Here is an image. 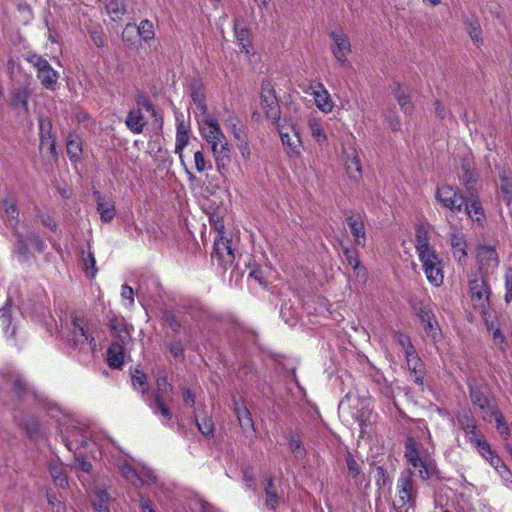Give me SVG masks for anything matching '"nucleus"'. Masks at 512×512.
I'll use <instances>...</instances> for the list:
<instances>
[{"label":"nucleus","mask_w":512,"mask_h":512,"mask_svg":"<svg viewBox=\"0 0 512 512\" xmlns=\"http://www.w3.org/2000/svg\"><path fill=\"white\" fill-rule=\"evenodd\" d=\"M261 107L265 111L266 117L274 123L280 121V106L275 95V91L270 83L262 84Z\"/></svg>","instance_id":"obj_10"},{"label":"nucleus","mask_w":512,"mask_h":512,"mask_svg":"<svg viewBox=\"0 0 512 512\" xmlns=\"http://www.w3.org/2000/svg\"><path fill=\"white\" fill-rule=\"evenodd\" d=\"M329 36L334 42L331 46V52L334 58L341 66H349L350 63L347 60V55L351 53V44L347 35L343 32L342 29H340L331 31Z\"/></svg>","instance_id":"obj_8"},{"label":"nucleus","mask_w":512,"mask_h":512,"mask_svg":"<svg viewBox=\"0 0 512 512\" xmlns=\"http://www.w3.org/2000/svg\"><path fill=\"white\" fill-rule=\"evenodd\" d=\"M234 31L237 44L240 46L241 51L246 54L250 53L252 47L251 33L246 27L240 25L239 19H234Z\"/></svg>","instance_id":"obj_26"},{"label":"nucleus","mask_w":512,"mask_h":512,"mask_svg":"<svg viewBox=\"0 0 512 512\" xmlns=\"http://www.w3.org/2000/svg\"><path fill=\"white\" fill-rule=\"evenodd\" d=\"M417 468H419L418 475L423 481H427L431 478H439V470L434 459L424 457Z\"/></svg>","instance_id":"obj_30"},{"label":"nucleus","mask_w":512,"mask_h":512,"mask_svg":"<svg viewBox=\"0 0 512 512\" xmlns=\"http://www.w3.org/2000/svg\"><path fill=\"white\" fill-rule=\"evenodd\" d=\"M393 95L395 99L397 100L400 108L405 113H411L414 109V105L411 101L410 95L407 93L406 90L402 89L399 84H395V86L392 89Z\"/></svg>","instance_id":"obj_36"},{"label":"nucleus","mask_w":512,"mask_h":512,"mask_svg":"<svg viewBox=\"0 0 512 512\" xmlns=\"http://www.w3.org/2000/svg\"><path fill=\"white\" fill-rule=\"evenodd\" d=\"M405 356L409 370H417V368H422V362L418 357L415 348L407 351Z\"/></svg>","instance_id":"obj_53"},{"label":"nucleus","mask_w":512,"mask_h":512,"mask_svg":"<svg viewBox=\"0 0 512 512\" xmlns=\"http://www.w3.org/2000/svg\"><path fill=\"white\" fill-rule=\"evenodd\" d=\"M109 327L112 335L117 337L122 343H125L130 338V332L122 320L117 318L110 319Z\"/></svg>","instance_id":"obj_40"},{"label":"nucleus","mask_w":512,"mask_h":512,"mask_svg":"<svg viewBox=\"0 0 512 512\" xmlns=\"http://www.w3.org/2000/svg\"><path fill=\"white\" fill-rule=\"evenodd\" d=\"M144 401L154 414L160 413L167 421L172 420V412L166 404L165 398H144Z\"/></svg>","instance_id":"obj_31"},{"label":"nucleus","mask_w":512,"mask_h":512,"mask_svg":"<svg viewBox=\"0 0 512 512\" xmlns=\"http://www.w3.org/2000/svg\"><path fill=\"white\" fill-rule=\"evenodd\" d=\"M105 8L111 19L116 21L126 13L124 0H105Z\"/></svg>","instance_id":"obj_38"},{"label":"nucleus","mask_w":512,"mask_h":512,"mask_svg":"<svg viewBox=\"0 0 512 512\" xmlns=\"http://www.w3.org/2000/svg\"><path fill=\"white\" fill-rule=\"evenodd\" d=\"M132 384L134 388H136L137 386L141 388L140 392L142 393L143 399L148 398L147 376L144 372L138 369L135 370L134 373L132 374Z\"/></svg>","instance_id":"obj_45"},{"label":"nucleus","mask_w":512,"mask_h":512,"mask_svg":"<svg viewBox=\"0 0 512 512\" xmlns=\"http://www.w3.org/2000/svg\"><path fill=\"white\" fill-rule=\"evenodd\" d=\"M276 124L286 154L292 159L299 158L301 156L302 142L298 131L293 126L285 128L279 122Z\"/></svg>","instance_id":"obj_7"},{"label":"nucleus","mask_w":512,"mask_h":512,"mask_svg":"<svg viewBox=\"0 0 512 512\" xmlns=\"http://www.w3.org/2000/svg\"><path fill=\"white\" fill-rule=\"evenodd\" d=\"M86 274L91 278H95L97 274L96 260L93 253L89 252L87 257L83 259Z\"/></svg>","instance_id":"obj_52"},{"label":"nucleus","mask_w":512,"mask_h":512,"mask_svg":"<svg viewBox=\"0 0 512 512\" xmlns=\"http://www.w3.org/2000/svg\"><path fill=\"white\" fill-rule=\"evenodd\" d=\"M457 422L460 427L464 430L468 438L470 436L477 437L481 433L478 431V427L475 421L474 416L471 411L468 409H462L457 413Z\"/></svg>","instance_id":"obj_23"},{"label":"nucleus","mask_w":512,"mask_h":512,"mask_svg":"<svg viewBox=\"0 0 512 512\" xmlns=\"http://www.w3.org/2000/svg\"><path fill=\"white\" fill-rule=\"evenodd\" d=\"M460 167L462 170V184L467 192L476 190V186L480 180V175L475 168L474 157L468 153L463 155L460 160Z\"/></svg>","instance_id":"obj_11"},{"label":"nucleus","mask_w":512,"mask_h":512,"mask_svg":"<svg viewBox=\"0 0 512 512\" xmlns=\"http://www.w3.org/2000/svg\"><path fill=\"white\" fill-rule=\"evenodd\" d=\"M196 425L203 435L211 437L214 435V425L211 420L203 419L202 421H199L196 419Z\"/></svg>","instance_id":"obj_56"},{"label":"nucleus","mask_w":512,"mask_h":512,"mask_svg":"<svg viewBox=\"0 0 512 512\" xmlns=\"http://www.w3.org/2000/svg\"><path fill=\"white\" fill-rule=\"evenodd\" d=\"M451 247H452L453 257L455 259H457L459 262L466 259L467 245H466V241L461 233L451 234Z\"/></svg>","instance_id":"obj_32"},{"label":"nucleus","mask_w":512,"mask_h":512,"mask_svg":"<svg viewBox=\"0 0 512 512\" xmlns=\"http://www.w3.org/2000/svg\"><path fill=\"white\" fill-rule=\"evenodd\" d=\"M123 343L113 342L107 349V363L112 369H120L124 364Z\"/></svg>","instance_id":"obj_25"},{"label":"nucleus","mask_w":512,"mask_h":512,"mask_svg":"<svg viewBox=\"0 0 512 512\" xmlns=\"http://www.w3.org/2000/svg\"><path fill=\"white\" fill-rule=\"evenodd\" d=\"M469 288L474 309L481 315H487L490 307V291L486 280L484 278L471 280Z\"/></svg>","instance_id":"obj_6"},{"label":"nucleus","mask_w":512,"mask_h":512,"mask_svg":"<svg viewBox=\"0 0 512 512\" xmlns=\"http://www.w3.org/2000/svg\"><path fill=\"white\" fill-rule=\"evenodd\" d=\"M228 124L235 139L244 141L243 129L239 119L237 117H230Z\"/></svg>","instance_id":"obj_54"},{"label":"nucleus","mask_w":512,"mask_h":512,"mask_svg":"<svg viewBox=\"0 0 512 512\" xmlns=\"http://www.w3.org/2000/svg\"><path fill=\"white\" fill-rule=\"evenodd\" d=\"M48 468L55 485L65 489L68 486V479L63 464L59 460H52Z\"/></svg>","instance_id":"obj_28"},{"label":"nucleus","mask_w":512,"mask_h":512,"mask_svg":"<svg viewBox=\"0 0 512 512\" xmlns=\"http://www.w3.org/2000/svg\"><path fill=\"white\" fill-rule=\"evenodd\" d=\"M189 142V129L182 121L177 125L176 132V143H175V153L179 155L180 162L182 165H185V161L183 159V149L188 145Z\"/></svg>","instance_id":"obj_29"},{"label":"nucleus","mask_w":512,"mask_h":512,"mask_svg":"<svg viewBox=\"0 0 512 512\" xmlns=\"http://www.w3.org/2000/svg\"><path fill=\"white\" fill-rule=\"evenodd\" d=\"M264 492H265V496H266V501H265L266 507L270 510H275L278 506L280 497L278 495L277 488L275 486L273 477L267 478Z\"/></svg>","instance_id":"obj_34"},{"label":"nucleus","mask_w":512,"mask_h":512,"mask_svg":"<svg viewBox=\"0 0 512 512\" xmlns=\"http://www.w3.org/2000/svg\"><path fill=\"white\" fill-rule=\"evenodd\" d=\"M82 152V146L77 136L69 135L67 139V153L71 159L78 158Z\"/></svg>","instance_id":"obj_48"},{"label":"nucleus","mask_w":512,"mask_h":512,"mask_svg":"<svg viewBox=\"0 0 512 512\" xmlns=\"http://www.w3.org/2000/svg\"><path fill=\"white\" fill-rule=\"evenodd\" d=\"M427 280L438 287L443 283L444 275L439 259L434 248L417 252Z\"/></svg>","instance_id":"obj_3"},{"label":"nucleus","mask_w":512,"mask_h":512,"mask_svg":"<svg viewBox=\"0 0 512 512\" xmlns=\"http://www.w3.org/2000/svg\"><path fill=\"white\" fill-rule=\"evenodd\" d=\"M30 98V91L26 87H19L12 93L11 107L14 109L22 108L25 113H28V100Z\"/></svg>","instance_id":"obj_33"},{"label":"nucleus","mask_w":512,"mask_h":512,"mask_svg":"<svg viewBox=\"0 0 512 512\" xmlns=\"http://www.w3.org/2000/svg\"><path fill=\"white\" fill-rule=\"evenodd\" d=\"M47 501L49 505L52 507V509L55 510V512H61L62 510H64L63 504L58 499L55 493H48Z\"/></svg>","instance_id":"obj_64"},{"label":"nucleus","mask_w":512,"mask_h":512,"mask_svg":"<svg viewBox=\"0 0 512 512\" xmlns=\"http://www.w3.org/2000/svg\"><path fill=\"white\" fill-rule=\"evenodd\" d=\"M191 98H192L193 103L196 105L197 111L200 112V114L203 116V118L210 116L208 114V108L206 105L205 94L201 87H194L192 89Z\"/></svg>","instance_id":"obj_41"},{"label":"nucleus","mask_w":512,"mask_h":512,"mask_svg":"<svg viewBox=\"0 0 512 512\" xmlns=\"http://www.w3.org/2000/svg\"><path fill=\"white\" fill-rule=\"evenodd\" d=\"M93 196L97 203V211L100 214V218L103 222H110L115 217V206L114 202L103 196L99 191H95Z\"/></svg>","instance_id":"obj_22"},{"label":"nucleus","mask_w":512,"mask_h":512,"mask_svg":"<svg viewBox=\"0 0 512 512\" xmlns=\"http://www.w3.org/2000/svg\"><path fill=\"white\" fill-rule=\"evenodd\" d=\"M212 259L216 260L223 269H227L233 264L235 255L229 239L220 236L215 240Z\"/></svg>","instance_id":"obj_12"},{"label":"nucleus","mask_w":512,"mask_h":512,"mask_svg":"<svg viewBox=\"0 0 512 512\" xmlns=\"http://www.w3.org/2000/svg\"><path fill=\"white\" fill-rule=\"evenodd\" d=\"M347 468L352 477H357L360 474V466L357 461L354 459L352 454L348 453L345 457Z\"/></svg>","instance_id":"obj_59"},{"label":"nucleus","mask_w":512,"mask_h":512,"mask_svg":"<svg viewBox=\"0 0 512 512\" xmlns=\"http://www.w3.org/2000/svg\"><path fill=\"white\" fill-rule=\"evenodd\" d=\"M487 461L490 463L491 466H493L501 474H502V471L500 469H503L504 471H508L507 466L503 463L501 458L496 453L487 457Z\"/></svg>","instance_id":"obj_62"},{"label":"nucleus","mask_w":512,"mask_h":512,"mask_svg":"<svg viewBox=\"0 0 512 512\" xmlns=\"http://www.w3.org/2000/svg\"><path fill=\"white\" fill-rule=\"evenodd\" d=\"M234 411L243 433L246 435L253 434L255 432L254 422L248 408L234 399Z\"/></svg>","instance_id":"obj_19"},{"label":"nucleus","mask_w":512,"mask_h":512,"mask_svg":"<svg viewBox=\"0 0 512 512\" xmlns=\"http://www.w3.org/2000/svg\"><path fill=\"white\" fill-rule=\"evenodd\" d=\"M435 196L443 207L452 212H460L463 208L465 197L459 193L458 189L450 185L439 187Z\"/></svg>","instance_id":"obj_9"},{"label":"nucleus","mask_w":512,"mask_h":512,"mask_svg":"<svg viewBox=\"0 0 512 512\" xmlns=\"http://www.w3.org/2000/svg\"><path fill=\"white\" fill-rule=\"evenodd\" d=\"M339 410L349 413L359 423L360 435L366 432V427L371 423L372 408L370 401L361 399L358 396L347 394L339 403Z\"/></svg>","instance_id":"obj_1"},{"label":"nucleus","mask_w":512,"mask_h":512,"mask_svg":"<svg viewBox=\"0 0 512 512\" xmlns=\"http://www.w3.org/2000/svg\"><path fill=\"white\" fill-rule=\"evenodd\" d=\"M27 61L37 70V78L40 80L42 86L46 89L54 90L59 75L58 72L52 68L49 62L37 54L29 55L27 57Z\"/></svg>","instance_id":"obj_4"},{"label":"nucleus","mask_w":512,"mask_h":512,"mask_svg":"<svg viewBox=\"0 0 512 512\" xmlns=\"http://www.w3.org/2000/svg\"><path fill=\"white\" fill-rule=\"evenodd\" d=\"M11 324V312L9 308H3L0 310V325L4 329L5 333H8L9 326Z\"/></svg>","instance_id":"obj_60"},{"label":"nucleus","mask_w":512,"mask_h":512,"mask_svg":"<svg viewBox=\"0 0 512 512\" xmlns=\"http://www.w3.org/2000/svg\"><path fill=\"white\" fill-rule=\"evenodd\" d=\"M465 29L470 36L471 40L476 45H481L483 43L482 37V29L477 21L466 20L464 22Z\"/></svg>","instance_id":"obj_44"},{"label":"nucleus","mask_w":512,"mask_h":512,"mask_svg":"<svg viewBox=\"0 0 512 512\" xmlns=\"http://www.w3.org/2000/svg\"><path fill=\"white\" fill-rule=\"evenodd\" d=\"M344 255L346 256V260L348 264L353 268L357 269L360 265V261L358 259L357 254L354 251H351L349 248H344Z\"/></svg>","instance_id":"obj_63"},{"label":"nucleus","mask_w":512,"mask_h":512,"mask_svg":"<svg viewBox=\"0 0 512 512\" xmlns=\"http://www.w3.org/2000/svg\"><path fill=\"white\" fill-rule=\"evenodd\" d=\"M27 239L37 252H43L45 249V243L43 239L36 233L30 232L27 234Z\"/></svg>","instance_id":"obj_57"},{"label":"nucleus","mask_w":512,"mask_h":512,"mask_svg":"<svg viewBox=\"0 0 512 512\" xmlns=\"http://www.w3.org/2000/svg\"><path fill=\"white\" fill-rule=\"evenodd\" d=\"M72 343L74 346H78L81 344H84L86 341L89 340V335L87 333V330L85 328V321L83 318H80L78 316H74L72 319Z\"/></svg>","instance_id":"obj_27"},{"label":"nucleus","mask_w":512,"mask_h":512,"mask_svg":"<svg viewBox=\"0 0 512 512\" xmlns=\"http://www.w3.org/2000/svg\"><path fill=\"white\" fill-rule=\"evenodd\" d=\"M311 88L313 89L312 94L318 109L324 113L331 112L334 108V102L324 85L322 83H317L316 86H311Z\"/></svg>","instance_id":"obj_21"},{"label":"nucleus","mask_w":512,"mask_h":512,"mask_svg":"<svg viewBox=\"0 0 512 512\" xmlns=\"http://www.w3.org/2000/svg\"><path fill=\"white\" fill-rule=\"evenodd\" d=\"M346 223L350 228L356 245L364 247L366 244L365 224L360 214L346 213Z\"/></svg>","instance_id":"obj_16"},{"label":"nucleus","mask_w":512,"mask_h":512,"mask_svg":"<svg viewBox=\"0 0 512 512\" xmlns=\"http://www.w3.org/2000/svg\"><path fill=\"white\" fill-rule=\"evenodd\" d=\"M288 444H289L290 450L296 456H299V455L302 456L305 454V448L303 446V443H302L299 435L290 434L288 436Z\"/></svg>","instance_id":"obj_51"},{"label":"nucleus","mask_w":512,"mask_h":512,"mask_svg":"<svg viewBox=\"0 0 512 512\" xmlns=\"http://www.w3.org/2000/svg\"><path fill=\"white\" fill-rule=\"evenodd\" d=\"M172 385L168 382V379L165 375H159L156 378V391H154L151 395H148V398H166V396L172 391Z\"/></svg>","instance_id":"obj_42"},{"label":"nucleus","mask_w":512,"mask_h":512,"mask_svg":"<svg viewBox=\"0 0 512 512\" xmlns=\"http://www.w3.org/2000/svg\"><path fill=\"white\" fill-rule=\"evenodd\" d=\"M465 211L468 217L476 222L478 225L483 226L486 216L482 207V204L479 200V197L475 194V191L468 192V195L465 196Z\"/></svg>","instance_id":"obj_15"},{"label":"nucleus","mask_w":512,"mask_h":512,"mask_svg":"<svg viewBox=\"0 0 512 512\" xmlns=\"http://www.w3.org/2000/svg\"><path fill=\"white\" fill-rule=\"evenodd\" d=\"M40 150L47 151L52 156L56 154L55 137L40 138Z\"/></svg>","instance_id":"obj_58"},{"label":"nucleus","mask_w":512,"mask_h":512,"mask_svg":"<svg viewBox=\"0 0 512 512\" xmlns=\"http://www.w3.org/2000/svg\"><path fill=\"white\" fill-rule=\"evenodd\" d=\"M433 248L430 245V225L426 222H418L415 225V249L416 252Z\"/></svg>","instance_id":"obj_24"},{"label":"nucleus","mask_w":512,"mask_h":512,"mask_svg":"<svg viewBox=\"0 0 512 512\" xmlns=\"http://www.w3.org/2000/svg\"><path fill=\"white\" fill-rule=\"evenodd\" d=\"M39 135L40 138L54 137L52 134V122L49 118L41 117L39 119Z\"/></svg>","instance_id":"obj_55"},{"label":"nucleus","mask_w":512,"mask_h":512,"mask_svg":"<svg viewBox=\"0 0 512 512\" xmlns=\"http://www.w3.org/2000/svg\"><path fill=\"white\" fill-rule=\"evenodd\" d=\"M210 149L216 163L217 171L223 175L231 163V150L229 144L227 143V145H224V143H215V145L210 146Z\"/></svg>","instance_id":"obj_17"},{"label":"nucleus","mask_w":512,"mask_h":512,"mask_svg":"<svg viewBox=\"0 0 512 512\" xmlns=\"http://www.w3.org/2000/svg\"><path fill=\"white\" fill-rule=\"evenodd\" d=\"M477 260L479 269L484 274L492 272L499 264L498 254L492 246H480L477 250Z\"/></svg>","instance_id":"obj_14"},{"label":"nucleus","mask_w":512,"mask_h":512,"mask_svg":"<svg viewBox=\"0 0 512 512\" xmlns=\"http://www.w3.org/2000/svg\"><path fill=\"white\" fill-rule=\"evenodd\" d=\"M396 341L403 348L405 353L414 348L410 338L401 332L396 333Z\"/></svg>","instance_id":"obj_61"},{"label":"nucleus","mask_w":512,"mask_h":512,"mask_svg":"<svg viewBox=\"0 0 512 512\" xmlns=\"http://www.w3.org/2000/svg\"><path fill=\"white\" fill-rule=\"evenodd\" d=\"M405 458L414 468H417L419 463L424 459L419 456L416 442L412 437L407 438L405 442Z\"/></svg>","instance_id":"obj_37"},{"label":"nucleus","mask_w":512,"mask_h":512,"mask_svg":"<svg viewBox=\"0 0 512 512\" xmlns=\"http://www.w3.org/2000/svg\"><path fill=\"white\" fill-rule=\"evenodd\" d=\"M203 127L201 128V134L206 142L211 145L215 143L227 145L228 141L224 133L222 132L218 120L213 116H207L202 118Z\"/></svg>","instance_id":"obj_13"},{"label":"nucleus","mask_w":512,"mask_h":512,"mask_svg":"<svg viewBox=\"0 0 512 512\" xmlns=\"http://www.w3.org/2000/svg\"><path fill=\"white\" fill-rule=\"evenodd\" d=\"M413 472L411 470L401 473L397 482V495L393 501V506L397 512H408L415 506L417 490L412 480Z\"/></svg>","instance_id":"obj_2"},{"label":"nucleus","mask_w":512,"mask_h":512,"mask_svg":"<svg viewBox=\"0 0 512 512\" xmlns=\"http://www.w3.org/2000/svg\"><path fill=\"white\" fill-rule=\"evenodd\" d=\"M346 169L347 173L349 174L350 178H353L355 180H358L362 176V167L360 164V159L356 155V152H352V156L349 157L346 161Z\"/></svg>","instance_id":"obj_43"},{"label":"nucleus","mask_w":512,"mask_h":512,"mask_svg":"<svg viewBox=\"0 0 512 512\" xmlns=\"http://www.w3.org/2000/svg\"><path fill=\"white\" fill-rule=\"evenodd\" d=\"M470 442L475 445L479 453L487 460V457L493 455L495 452L491 449L489 443L483 439L480 434L477 437L470 436Z\"/></svg>","instance_id":"obj_46"},{"label":"nucleus","mask_w":512,"mask_h":512,"mask_svg":"<svg viewBox=\"0 0 512 512\" xmlns=\"http://www.w3.org/2000/svg\"><path fill=\"white\" fill-rule=\"evenodd\" d=\"M416 315L421 319V322L432 319L434 314L429 304L417 302L413 305Z\"/></svg>","instance_id":"obj_49"},{"label":"nucleus","mask_w":512,"mask_h":512,"mask_svg":"<svg viewBox=\"0 0 512 512\" xmlns=\"http://www.w3.org/2000/svg\"><path fill=\"white\" fill-rule=\"evenodd\" d=\"M16 242L14 245V252L18 255L21 261L27 262L30 259V253L28 249L27 235L15 232Z\"/></svg>","instance_id":"obj_39"},{"label":"nucleus","mask_w":512,"mask_h":512,"mask_svg":"<svg viewBox=\"0 0 512 512\" xmlns=\"http://www.w3.org/2000/svg\"><path fill=\"white\" fill-rule=\"evenodd\" d=\"M500 180V192L506 205L512 202V171L508 168L496 166Z\"/></svg>","instance_id":"obj_20"},{"label":"nucleus","mask_w":512,"mask_h":512,"mask_svg":"<svg viewBox=\"0 0 512 512\" xmlns=\"http://www.w3.org/2000/svg\"><path fill=\"white\" fill-rule=\"evenodd\" d=\"M146 122L140 110H132L126 118V126L135 134L142 133Z\"/></svg>","instance_id":"obj_35"},{"label":"nucleus","mask_w":512,"mask_h":512,"mask_svg":"<svg viewBox=\"0 0 512 512\" xmlns=\"http://www.w3.org/2000/svg\"><path fill=\"white\" fill-rule=\"evenodd\" d=\"M469 396L473 406L482 412V418L484 421L491 422L493 420V416H497L500 421L501 412L491 403L488 396L479 386L470 384Z\"/></svg>","instance_id":"obj_5"},{"label":"nucleus","mask_w":512,"mask_h":512,"mask_svg":"<svg viewBox=\"0 0 512 512\" xmlns=\"http://www.w3.org/2000/svg\"><path fill=\"white\" fill-rule=\"evenodd\" d=\"M118 467L122 476L137 488L144 486L148 480H151L150 474L138 473L135 468L127 462L119 464Z\"/></svg>","instance_id":"obj_18"},{"label":"nucleus","mask_w":512,"mask_h":512,"mask_svg":"<svg viewBox=\"0 0 512 512\" xmlns=\"http://www.w3.org/2000/svg\"><path fill=\"white\" fill-rule=\"evenodd\" d=\"M137 33L144 41H149L154 37L153 24L149 20L141 21L137 28Z\"/></svg>","instance_id":"obj_50"},{"label":"nucleus","mask_w":512,"mask_h":512,"mask_svg":"<svg viewBox=\"0 0 512 512\" xmlns=\"http://www.w3.org/2000/svg\"><path fill=\"white\" fill-rule=\"evenodd\" d=\"M5 206V214L7 216L8 225L12 228H16V226L19 223V213L17 210V207L14 203H11L9 201H4Z\"/></svg>","instance_id":"obj_47"}]
</instances>
